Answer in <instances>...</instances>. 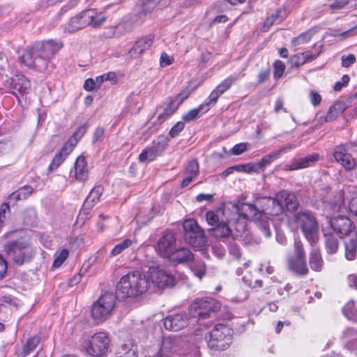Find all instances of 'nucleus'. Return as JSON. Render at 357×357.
<instances>
[{
	"label": "nucleus",
	"mask_w": 357,
	"mask_h": 357,
	"mask_svg": "<svg viewBox=\"0 0 357 357\" xmlns=\"http://www.w3.org/2000/svg\"><path fill=\"white\" fill-rule=\"evenodd\" d=\"M66 158L67 156L64 155L61 152H57L49 165V171L56 170L63 162Z\"/></svg>",
	"instance_id": "nucleus-51"
},
{
	"label": "nucleus",
	"mask_w": 357,
	"mask_h": 357,
	"mask_svg": "<svg viewBox=\"0 0 357 357\" xmlns=\"http://www.w3.org/2000/svg\"><path fill=\"white\" fill-rule=\"evenodd\" d=\"M309 264L312 270L320 272L324 266V261L321 255L319 249L312 248L309 257Z\"/></svg>",
	"instance_id": "nucleus-34"
},
{
	"label": "nucleus",
	"mask_w": 357,
	"mask_h": 357,
	"mask_svg": "<svg viewBox=\"0 0 357 357\" xmlns=\"http://www.w3.org/2000/svg\"><path fill=\"white\" fill-rule=\"evenodd\" d=\"M183 342L181 340L177 337L169 336L165 337L162 342L161 349L160 353L165 354V351L177 353L181 355L183 354L180 351V349Z\"/></svg>",
	"instance_id": "nucleus-26"
},
{
	"label": "nucleus",
	"mask_w": 357,
	"mask_h": 357,
	"mask_svg": "<svg viewBox=\"0 0 357 357\" xmlns=\"http://www.w3.org/2000/svg\"><path fill=\"white\" fill-rule=\"evenodd\" d=\"M33 192V188L31 185H24L12 192L8 199L10 202L15 204L18 201L26 199Z\"/></svg>",
	"instance_id": "nucleus-33"
},
{
	"label": "nucleus",
	"mask_w": 357,
	"mask_h": 357,
	"mask_svg": "<svg viewBox=\"0 0 357 357\" xmlns=\"http://www.w3.org/2000/svg\"><path fill=\"white\" fill-rule=\"evenodd\" d=\"M348 149L345 145H340L335 148L333 155L335 160L339 162L346 170L351 171L356 165L355 159L347 153Z\"/></svg>",
	"instance_id": "nucleus-21"
},
{
	"label": "nucleus",
	"mask_w": 357,
	"mask_h": 357,
	"mask_svg": "<svg viewBox=\"0 0 357 357\" xmlns=\"http://www.w3.org/2000/svg\"><path fill=\"white\" fill-rule=\"evenodd\" d=\"M291 61L296 66H300L307 63L303 53H298L291 57Z\"/></svg>",
	"instance_id": "nucleus-62"
},
{
	"label": "nucleus",
	"mask_w": 357,
	"mask_h": 357,
	"mask_svg": "<svg viewBox=\"0 0 357 357\" xmlns=\"http://www.w3.org/2000/svg\"><path fill=\"white\" fill-rule=\"evenodd\" d=\"M75 178L77 181L84 182L88 180L89 169L86 157L80 155L77 158L75 164Z\"/></svg>",
	"instance_id": "nucleus-32"
},
{
	"label": "nucleus",
	"mask_w": 357,
	"mask_h": 357,
	"mask_svg": "<svg viewBox=\"0 0 357 357\" xmlns=\"http://www.w3.org/2000/svg\"><path fill=\"white\" fill-rule=\"evenodd\" d=\"M221 94L215 89L210 93L209 96L204 100L202 105L205 107V109L208 111L210 108L214 106L219 97Z\"/></svg>",
	"instance_id": "nucleus-46"
},
{
	"label": "nucleus",
	"mask_w": 357,
	"mask_h": 357,
	"mask_svg": "<svg viewBox=\"0 0 357 357\" xmlns=\"http://www.w3.org/2000/svg\"><path fill=\"white\" fill-rule=\"evenodd\" d=\"M4 89L15 96L19 102L20 98L26 96L31 87V81L24 75L17 74L6 79L3 84Z\"/></svg>",
	"instance_id": "nucleus-9"
},
{
	"label": "nucleus",
	"mask_w": 357,
	"mask_h": 357,
	"mask_svg": "<svg viewBox=\"0 0 357 357\" xmlns=\"http://www.w3.org/2000/svg\"><path fill=\"white\" fill-rule=\"evenodd\" d=\"M326 195L321 198L326 204L325 208L334 213L339 212L344 205V192L342 190L337 191L334 195L331 188H326Z\"/></svg>",
	"instance_id": "nucleus-17"
},
{
	"label": "nucleus",
	"mask_w": 357,
	"mask_h": 357,
	"mask_svg": "<svg viewBox=\"0 0 357 357\" xmlns=\"http://www.w3.org/2000/svg\"><path fill=\"white\" fill-rule=\"evenodd\" d=\"M283 151L284 149H282L272 151L269 154L264 156L259 162H257L259 169L263 170L264 167L269 165L275 160L278 159Z\"/></svg>",
	"instance_id": "nucleus-38"
},
{
	"label": "nucleus",
	"mask_w": 357,
	"mask_h": 357,
	"mask_svg": "<svg viewBox=\"0 0 357 357\" xmlns=\"http://www.w3.org/2000/svg\"><path fill=\"white\" fill-rule=\"evenodd\" d=\"M341 61L342 67L349 68L356 62V59L354 54H350L342 56Z\"/></svg>",
	"instance_id": "nucleus-57"
},
{
	"label": "nucleus",
	"mask_w": 357,
	"mask_h": 357,
	"mask_svg": "<svg viewBox=\"0 0 357 357\" xmlns=\"http://www.w3.org/2000/svg\"><path fill=\"white\" fill-rule=\"evenodd\" d=\"M345 257L348 260H353L356 257L357 253V234L354 233L353 236L349 241L344 243Z\"/></svg>",
	"instance_id": "nucleus-36"
},
{
	"label": "nucleus",
	"mask_w": 357,
	"mask_h": 357,
	"mask_svg": "<svg viewBox=\"0 0 357 357\" xmlns=\"http://www.w3.org/2000/svg\"><path fill=\"white\" fill-rule=\"evenodd\" d=\"M206 219L208 225L211 226H217L219 222V218L218 216L211 211H208L206 213Z\"/></svg>",
	"instance_id": "nucleus-60"
},
{
	"label": "nucleus",
	"mask_w": 357,
	"mask_h": 357,
	"mask_svg": "<svg viewBox=\"0 0 357 357\" xmlns=\"http://www.w3.org/2000/svg\"><path fill=\"white\" fill-rule=\"evenodd\" d=\"M192 91L187 88L179 93L176 97L173 98L174 101H176L178 105H180L184 100H185L191 93Z\"/></svg>",
	"instance_id": "nucleus-61"
},
{
	"label": "nucleus",
	"mask_w": 357,
	"mask_h": 357,
	"mask_svg": "<svg viewBox=\"0 0 357 357\" xmlns=\"http://www.w3.org/2000/svg\"><path fill=\"white\" fill-rule=\"evenodd\" d=\"M91 26L98 28L106 20V16L102 13H98L95 10L91 9Z\"/></svg>",
	"instance_id": "nucleus-47"
},
{
	"label": "nucleus",
	"mask_w": 357,
	"mask_h": 357,
	"mask_svg": "<svg viewBox=\"0 0 357 357\" xmlns=\"http://www.w3.org/2000/svg\"><path fill=\"white\" fill-rule=\"evenodd\" d=\"M237 79V77L231 75L225 79L220 84H219L215 89L222 95L225 91L230 89L231 85Z\"/></svg>",
	"instance_id": "nucleus-44"
},
{
	"label": "nucleus",
	"mask_w": 357,
	"mask_h": 357,
	"mask_svg": "<svg viewBox=\"0 0 357 357\" xmlns=\"http://www.w3.org/2000/svg\"><path fill=\"white\" fill-rule=\"evenodd\" d=\"M116 74L114 72H109L107 74L97 77L96 82L91 78V91L98 87L105 80L111 81L112 84H114L116 82Z\"/></svg>",
	"instance_id": "nucleus-39"
},
{
	"label": "nucleus",
	"mask_w": 357,
	"mask_h": 357,
	"mask_svg": "<svg viewBox=\"0 0 357 357\" xmlns=\"http://www.w3.org/2000/svg\"><path fill=\"white\" fill-rule=\"evenodd\" d=\"M326 248L330 254L335 253L338 249V240L332 234H325Z\"/></svg>",
	"instance_id": "nucleus-42"
},
{
	"label": "nucleus",
	"mask_w": 357,
	"mask_h": 357,
	"mask_svg": "<svg viewBox=\"0 0 357 357\" xmlns=\"http://www.w3.org/2000/svg\"><path fill=\"white\" fill-rule=\"evenodd\" d=\"M176 238L172 233H165L158 241L157 250L163 257H168L175 250Z\"/></svg>",
	"instance_id": "nucleus-23"
},
{
	"label": "nucleus",
	"mask_w": 357,
	"mask_h": 357,
	"mask_svg": "<svg viewBox=\"0 0 357 357\" xmlns=\"http://www.w3.org/2000/svg\"><path fill=\"white\" fill-rule=\"evenodd\" d=\"M21 63L29 68H34L40 71L46 68V62L42 61L38 56V52L34 48V44L26 48L19 57Z\"/></svg>",
	"instance_id": "nucleus-16"
},
{
	"label": "nucleus",
	"mask_w": 357,
	"mask_h": 357,
	"mask_svg": "<svg viewBox=\"0 0 357 357\" xmlns=\"http://www.w3.org/2000/svg\"><path fill=\"white\" fill-rule=\"evenodd\" d=\"M319 159L317 153L308 155L303 158L294 159L289 165L284 166L286 171H293L309 167L314 165Z\"/></svg>",
	"instance_id": "nucleus-24"
},
{
	"label": "nucleus",
	"mask_w": 357,
	"mask_h": 357,
	"mask_svg": "<svg viewBox=\"0 0 357 357\" xmlns=\"http://www.w3.org/2000/svg\"><path fill=\"white\" fill-rule=\"evenodd\" d=\"M190 269L199 280H202L206 273V266L202 260H195L190 265Z\"/></svg>",
	"instance_id": "nucleus-40"
},
{
	"label": "nucleus",
	"mask_w": 357,
	"mask_h": 357,
	"mask_svg": "<svg viewBox=\"0 0 357 357\" xmlns=\"http://www.w3.org/2000/svg\"><path fill=\"white\" fill-rule=\"evenodd\" d=\"M342 312L345 317L349 319L357 321V312L354 307V303H348L342 309Z\"/></svg>",
	"instance_id": "nucleus-50"
},
{
	"label": "nucleus",
	"mask_w": 357,
	"mask_h": 357,
	"mask_svg": "<svg viewBox=\"0 0 357 357\" xmlns=\"http://www.w3.org/2000/svg\"><path fill=\"white\" fill-rule=\"evenodd\" d=\"M167 145V141L162 137L154 140L151 145L146 146L139 155V161L140 162H149L154 160L164 151Z\"/></svg>",
	"instance_id": "nucleus-14"
},
{
	"label": "nucleus",
	"mask_w": 357,
	"mask_h": 357,
	"mask_svg": "<svg viewBox=\"0 0 357 357\" xmlns=\"http://www.w3.org/2000/svg\"><path fill=\"white\" fill-rule=\"evenodd\" d=\"M188 324V317L185 313H176L167 316L164 319V326L168 331H178Z\"/></svg>",
	"instance_id": "nucleus-22"
},
{
	"label": "nucleus",
	"mask_w": 357,
	"mask_h": 357,
	"mask_svg": "<svg viewBox=\"0 0 357 357\" xmlns=\"http://www.w3.org/2000/svg\"><path fill=\"white\" fill-rule=\"evenodd\" d=\"M349 211L357 216V197H353L349 203Z\"/></svg>",
	"instance_id": "nucleus-64"
},
{
	"label": "nucleus",
	"mask_w": 357,
	"mask_h": 357,
	"mask_svg": "<svg viewBox=\"0 0 357 357\" xmlns=\"http://www.w3.org/2000/svg\"><path fill=\"white\" fill-rule=\"evenodd\" d=\"M232 335L233 331L227 326L217 324L206 337L208 347L215 351L225 350L232 342Z\"/></svg>",
	"instance_id": "nucleus-4"
},
{
	"label": "nucleus",
	"mask_w": 357,
	"mask_h": 357,
	"mask_svg": "<svg viewBox=\"0 0 357 357\" xmlns=\"http://www.w3.org/2000/svg\"><path fill=\"white\" fill-rule=\"evenodd\" d=\"M116 357H137L136 349L134 346L123 344L116 352Z\"/></svg>",
	"instance_id": "nucleus-43"
},
{
	"label": "nucleus",
	"mask_w": 357,
	"mask_h": 357,
	"mask_svg": "<svg viewBox=\"0 0 357 357\" xmlns=\"http://www.w3.org/2000/svg\"><path fill=\"white\" fill-rule=\"evenodd\" d=\"M349 1L347 0H335L333 3L329 5V8L332 13H335L339 10L344 8Z\"/></svg>",
	"instance_id": "nucleus-54"
},
{
	"label": "nucleus",
	"mask_w": 357,
	"mask_h": 357,
	"mask_svg": "<svg viewBox=\"0 0 357 357\" xmlns=\"http://www.w3.org/2000/svg\"><path fill=\"white\" fill-rule=\"evenodd\" d=\"M235 222L232 220H227V222H220L216 227L213 228V234L217 238H225L232 234L233 229L238 233L244 229V222H237V227H234Z\"/></svg>",
	"instance_id": "nucleus-20"
},
{
	"label": "nucleus",
	"mask_w": 357,
	"mask_h": 357,
	"mask_svg": "<svg viewBox=\"0 0 357 357\" xmlns=\"http://www.w3.org/2000/svg\"><path fill=\"white\" fill-rule=\"evenodd\" d=\"M151 283L145 274L131 271L122 276L116 284V292L122 298H136L145 294Z\"/></svg>",
	"instance_id": "nucleus-2"
},
{
	"label": "nucleus",
	"mask_w": 357,
	"mask_h": 357,
	"mask_svg": "<svg viewBox=\"0 0 357 357\" xmlns=\"http://www.w3.org/2000/svg\"><path fill=\"white\" fill-rule=\"evenodd\" d=\"M295 222L302 230L305 238L312 245L318 239L319 227L312 213L304 211L295 214Z\"/></svg>",
	"instance_id": "nucleus-6"
},
{
	"label": "nucleus",
	"mask_w": 357,
	"mask_h": 357,
	"mask_svg": "<svg viewBox=\"0 0 357 357\" xmlns=\"http://www.w3.org/2000/svg\"><path fill=\"white\" fill-rule=\"evenodd\" d=\"M4 251L7 257L17 266L29 261L35 255L31 243L22 238L6 243Z\"/></svg>",
	"instance_id": "nucleus-3"
},
{
	"label": "nucleus",
	"mask_w": 357,
	"mask_h": 357,
	"mask_svg": "<svg viewBox=\"0 0 357 357\" xmlns=\"http://www.w3.org/2000/svg\"><path fill=\"white\" fill-rule=\"evenodd\" d=\"M169 258L178 263H188L192 261L193 255L188 249L181 248L174 250Z\"/></svg>",
	"instance_id": "nucleus-35"
},
{
	"label": "nucleus",
	"mask_w": 357,
	"mask_h": 357,
	"mask_svg": "<svg viewBox=\"0 0 357 357\" xmlns=\"http://www.w3.org/2000/svg\"><path fill=\"white\" fill-rule=\"evenodd\" d=\"M256 204L260 211V217L279 216L284 208L289 211L298 209V202L296 196L287 190H281L274 197H263L256 199Z\"/></svg>",
	"instance_id": "nucleus-1"
},
{
	"label": "nucleus",
	"mask_w": 357,
	"mask_h": 357,
	"mask_svg": "<svg viewBox=\"0 0 357 357\" xmlns=\"http://www.w3.org/2000/svg\"><path fill=\"white\" fill-rule=\"evenodd\" d=\"M350 80L349 76L348 75H344L342 77V80L337 82L334 85V90L335 91H338L341 90V89L345 86H347Z\"/></svg>",
	"instance_id": "nucleus-63"
},
{
	"label": "nucleus",
	"mask_w": 357,
	"mask_h": 357,
	"mask_svg": "<svg viewBox=\"0 0 357 357\" xmlns=\"http://www.w3.org/2000/svg\"><path fill=\"white\" fill-rule=\"evenodd\" d=\"M320 47H314L311 50L302 52L307 62L312 61L315 59L320 54Z\"/></svg>",
	"instance_id": "nucleus-52"
},
{
	"label": "nucleus",
	"mask_w": 357,
	"mask_h": 357,
	"mask_svg": "<svg viewBox=\"0 0 357 357\" xmlns=\"http://www.w3.org/2000/svg\"><path fill=\"white\" fill-rule=\"evenodd\" d=\"M153 40L154 36L151 34L138 39L130 51V55L133 57H136L143 54L152 45Z\"/></svg>",
	"instance_id": "nucleus-27"
},
{
	"label": "nucleus",
	"mask_w": 357,
	"mask_h": 357,
	"mask_svg": "<svg viewBox=\"0 0 357 357\" xmlns=\"http://www.w3.org/2000/svg\"><path fill=\"white\" fill-rule=\"evenodd\" d=\"M158 7L152 0H140V3L135 8L132 22L136 24L142 23Z\"/></svg>",
	"instance_id": "nucleus-19"
},
{
	"label": "nucleus",
	"mask_w": 357,
	"mask_h": 357,
	"mask_svg": "<svg viewBox=\"0 0 357 357\" xmlns=\"http://www.w3.org/2000/svg\"><path fill=\"white\" fill-rule=\"evenodd\" d=\"M110 340L105 332L95 333L91 338V356H103L107 352Z\"/></svg>",
	"instance_id": "nucleus-15"
},
{
	"label": "nucleus",
	"mask_w": 357,
	"mask_h": 357,
	"mask_svg": "<svg viewBox=\"0 0 357 357\" xmlns=\"http://www.w3.org/2000/svg\"><path fill=\"white\" fill-rule=\"evenodd\" d=\"M184 128L185 123L183 121H178L171 128L169 134L172 137H176L184 129Z\"/></svg>",
	"instance_id": "nucleus-58"
},
{
	"label": "nucleus",
	"mask_w": 357,
	"mask_h": 357,
	"mask_svg": "<svg viewBox=\"0 0 357 357\" xmlns=\"http://www.w3.org/2000/svg\"><path fill=\"white\" fill-rule=\"evenodd\" d=\"M62 47V42L52 40L34 44V48L38 52V56L42 61L46 62V66L47 65V61Z\"/></svg>",
	"instance_id": "nucleus-13"
},
{
	"label": "nucleus",
	"mask_w": 357,
	"mask_h": 357,
	"mask_svg": "<svg viewBox=\"0 0 357 357\" xmlns=\"http://www.w3.org/2000/svg\"><path fill=\"white\" fill-rule=\"evenodd\" d=\"M105 137V130L102 127H98L93 133V144H98L102 142Z\"/></svg>",
	"instance_id": "nucleus-56"
},
{
	"label": "nucleus",
	"mask_w": 357,
	"mask_h": 357,
	"mask_svg": "<svg viewBox=\"0 0 357 357\" xmlns=\"http://www.w3.org/2000/svg\"><path fill=\"white\" fill-rule=\"evenodd\" d=\"M69 255L68 250L64 248L62 249L59 252L55 254V259L52 264L53 268H59L66 261Z\"/></svg>",
	"instance_id": "nucleus-48"
},
{
	"label": "nucleus",
	"mask_w": 357,
	"mask_h": 357,
	"mask_svg": "<svg viewBox=\"0 0 357 357\" xmlns=\"http://www.w3.org/2000/svg\"><path fill=\"white\" fill-rule=\"evenodd\" d=\"M289 268L297 275H305L308 273V268L305 260V252L303 245L300 240L294 241V253L287 259Z\"/></svg>",
	"instance_id": "nucleus-8"
},
{
	"label": "nucleus",
	"mask_w": 357,
	"mask_h": 357,
	"mask_svg": "<svg viewBox=\"0 0 357 357\" xmlns=\"http://www.w3.org/2000/svg\"><path fill=\"white\" fill-rule=\"evenodd\" d=\"M220 303L212 298H206L195 301L190 308L192 317L205 319L211 312H215L220 308Z\"/></svg>",
	"instance_id": "nucleus-10"
},
{
	"label": "nucleus",
	"mask_w": 357,
	"mask_h": 357,
	"mask_svg": "<svg viewBox=\"0 0 357 357\" xmlns=\"http://www.w3.org/2000/svg\"><path fill=\"white\" fill-rule=\"evenodd\" d=\"M85 132L86 129L84 128H79L64 143L59 151L64 155L68 156L73 151L78 141L82 138Z\"/></svg>",
	"instance_id": "nucleus-31"
},
{
	"label": "nucleus",
	"mask_w": 357,
	"mask_h": 357,
	"mask_svg": "<svg viewBox=\"0 0 357 357\" xmlns=\"http://www.w3.org/2000/svg\"><path fill=\"white\" fill-rule=\"evenodd\" d=\"M85 132L86 129L84 128H79L64 143L59 151L64 155L68 156L73 151L78 141L82 138Z\"/></svg>",
	"instance_id": "nucleus-29"
},
{
	"label": "nucleus",
	"mask_w": 357,
	"mask_h": 357,
	"mask_svg": "<svg viewBox=\"0 0 357 357\" xmlns=\"http://www.w3.org/2000/svg\"><path fill=\"white\" fill-rule=\"evenodd\" d=\"M85 132L86 129L84 128H79L64 143L59 151L64 155L68 156L73 151L78 141L82 138Z\"/></svg>",
	"instance_id": "nucleus-30"
},
{
	"label": "nucleus",
	"mask_w": 357,
	"mask_h": 357,
	"mask_svg": "<svg viewBox=\"0 0 357 357\" xmlns=\"http://www.w3.org/2000/svg\"><path fill=\"white\" fill-rule=\"evenodd\" d=\"M179 105L174 101L173 98H168L167 100V105L164 108L162 112L158 116V123L159 124L162 123L167 117L171 116L178 109Z\"/></svg>",
	"instance_id": "nucleus-37"
},
{
	"label": "nucleus",
	"mask_w": 357,
	"mask_h": 357,
	"mask_svg": "<svg viewBox=\"0 0 357 357\" xmlns=\"http://www.w3.org/2000/svg\"><path fill=\"white\" fill-rule=\"evenodd\" d=\"M329 222L333 229L342 236L351 234L355 228L352 221L344 215L335 217Z\"/></svg>",
	"instance_id": "nucleus-18"
},
{
	"label": "nucleus",
	"mask_w": 357,
	"mask_h": 357,
	"mask_svg": "<svg viewBox=\"0 0 357 357\" xmlns=\"http://www.w3.org/2000/svg\"><path fill=\"white\" fill-rule=\"evenodd\" d=\"M39 343L40 338L38 337L34 336L28 339L26 342L23 346L22 353L24 356H26L30 354L31 351L36 349Z\"/></svg>",
	"instance_id": "nucleus-45"
},
{
	"label": "nucleus",
	"mask_w": 357,
	"mask_h": 357,
	"mask_svg": "<svg viewBox=\"0 0 357 357\" xmlns=\"http://www.w3.org/2000/svg\"><path fill=\"white\" fill-rule=\"evenodd\" d=\"M199 172L198 162L196 160H190L185 167L184 178L181 183V187H187L192 180L197 176Z\"/></svg>",
	"instance_id": "nucleus-28"
},
{
	"label": "nucleus",
	"mask_w": 357,
	"mask_h": 357,
	"mask_svg": "<svg viewBox=\"0 0 357 357\" xmlns=\"http://www.w3.org/2000/svg\"><path fill=\"white\" fill-rule=\"evenodd\" d=\"M132 243V241L129 238L123 240L122 242L119 243V244L116 245L114 247V248L111 251V255L113 257L117 256L118 255L121 254L123 251H124L126 249L131 246Z\"/></svg>",
	"instance_id": "nucleus-49"
},
{
	"label": "nucleus",
	"mask_w": 357,
	"mask_h": 357,
	"mask_svg": "<svg viewBox=\"0 0 357 357\" xmlns=\"http://www.w3.org/2000/svg\"><path fill=\"white\" fill-rule=\"evenodd\" d=\"M185 238L193 247H202L206 243V236L204 230L193 219L186 220L183 223Z\"/></svg>",
	"instance_id": "nucleus-11"
},
{
	"label": "nucleus",
	"mask_w": 357,
	"mask_h": 357,
	"mask_svg": "<svg viewBox=\"0 0 357 357\" xmlns=\"http://www.w3.org/2000/svg\"><path fill=\"white\" fill-rule=\"evenodd\" d=\"M208 112L205 107L201 104L197 108L192 109L190 110L188 112L185 114L182 119L185 122H190L192 121H195L199 118L200 114H204Z\"/></svg>",
	"instance_id": "nucleus-41"
},
{
	"label": "nucleus",
	"mask_w": 357,
	"mask_h": 357,
	"mask_svg": "<svg viewBox=\"0 0 357 357\" xmlns=\"http://www.w3.org/2000/svg\"><path fill=\"white\" fill-rule=\"evenodd\" d=\"M285 70V66L282 61L278 60L274 63V77L275 79L280 78Z\"/></svg>",
	"instance_id": "nucleus-55"
},
{
	"label": "nucleus",
	"mask_w": 357,
	"mask_h": 357,
	"mask_svg": "<svg viewBox=\"0 0 357 357\" xmlns=\"http://www.w3.org/2000/svg\"><path fill=\"white\" fill-rule=\"evenodd\" d=\"M103 192V188L101 185L95 186L91 190V198L92 202H97Z\"/></svg>",
	"instance_id": "nucleus-59"
},
{
	"label": "nucleus",
	"mask_w": 357,
	"mask_h": 357,
	"mask_svg": "<svg viewBox=\"0 0 357 357\" xmlns=\"http://www.w3.org/2000/svg\"><path fill=\"white\" fill-rule=\"evenodd\" d=\"M89 16L87 11L84 10L77 16L72 17L68 23L65 26V31L73 33L82 29L89 24Z\"/></svg>",
	"instance_id": "nucleus-25"
},
{
	"label": "nucleus",
	"mask_w": 357,
	"mask_h": 357,
	"mask_svg": "<svg viewBox=\"0 0 357 357\" xmlns=\"http://www.w3.org/2000/svg\"><path fill=\"white\" fill-rule=\"evenodd\" d=\"M174 61L173 56H169L166 52H163L161 53L160 58V66L162 68L167 67L172 64Z\"/></svg>",
	"instance_id": "nucleus-53"
},
{
	"label": "nucleus",
	"mask_w": 357,
	"mask_h": 357,
	"mask_svg": "<svg viewBox=\"0 0 357 357\" xmlns=\"http://www.w3.org/2000/svg\"><path fill=\"white\" fill-rule=\"evenodd\" d=\"M146 276L150 283L158 288L172 287L176 283V278L172 273L156 266L150 267Z\"/></svg>",
	"instance_id": "nucleus-12"
},
{
	"label": "nucleus",
	"mask_w": 357,
	"mask_h": 357,
	"mask_svg": "<svg viewBox=\"0 0 357 357\" xmlns=\"http://www.w3.org/2000/svg\"><path fill=\"white\" fill-rule=\"evenodd\" d=\"M236 212L239 217H243L244 219L259 220L258 226L263 232L264 236L267 238L271 236V231L270 229V221L268 220L263 222L261 217H260L259 208L257 207L256 203L255 205L243 203L236 208ZM268 219H270V218L268 217Z\"/></svg>",
	"instance_id": "nucleus-7"
},
{
	"label": "nucleus",
	"mask_w": 357,
	"mask_h": 357,
	"mask_svg": "<svg viewBox=\"0 0 357 357\" xmlns=\"http://www.w3.org/2000/svg\"><path fill=\"white\" fill-rule=\"evenodd\" d=\"M115 295L111 292H106L93 303L91 309V315L96 324L102 323L108 318L115 306Z\"/></svg>",
	"instance_id": "nucleus-5"
}]
</instances>
